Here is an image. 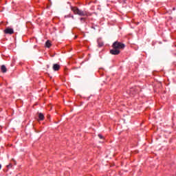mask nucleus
<instances>
[{"label":"nucleus","instance_id":"nucleus-7","mask_svg":"<svg viewBox=\"0 0 176 176\" xmlns=\"http://www.w3.org/2000/svg\"><path fill=\"white\" fill-rule=\"evenodd\" d=\"M45 46L46 47H50L52 46V42H50V41H47V42L45 43Z\"/></svg>","mask_w":176,"mask_h":176},{"label":"nucleus","instance_id":"nucleus-3","mask_svg":"<svg viewBox=\"0 0 176 176\" xmlns=\"http://www.w3.org/2000/svg\"><path fill=\"white\" fill-rule=\"evenodd\" d=\"M3 32L7 35H13V34H14V30H13V28L8 27L3 30Z\"/></svg>","mask_w":176,"mask_h":176},{"label":"nucleus","instance_id":"nucleus-2","mask_svg":"<svg viewBox=\"0 0 176 176\" xmlns=\"http://www.w3.org/2000/svg\"><path fill=\"white\" fill-rule=\"evenodd\" d=\"M71 9L75 14H78V16H90V14H89V12H83L79 10L78 7H71Z\"/></svg>","mask_w":176,"mask_h":176},{"label":"nucleus","instance_id":"nucleus-4","mask_svg":"<svg viewBox=\"0 0 176 176\" xmlns=\"http://www.w3.org/2000/svg\"><path fill=\"white\" fill-rule=\"evenodd\" d=\"M60 68V65H58V64H54V65H53L54 71H59Z\"/></svg>","mask_w":176,"mask_h":176},{"label":"nucleus","instance_id":"nucleus-5","mask_svg":"<svg viewBox=\"0 0 176 176\" xmlns=\"http://www.w3.org/2000/svg\"><path fill=\"white\" fill-rule=\"evenodd\" d=\"M38 120H45V116L42 113H38Z\"/></svg>","mask_w":176,"mask_h":176},{"label":"nucleus","instance_id":"nucleus-1","mask_svg":"<svg viewBox=\"0 0 176 176\" xmlns=\"http://www.w3.org/2000/svg\"><path fill=\"white\" fill-rule=\"evenodd\" d=\"M113 49L110 50V54L113 56H118L120 54V50H123L126 45L119 41H115L112 45Z\"/></svg>","mask_w":176,"mask_h":176},{"label":"nucleus","instance_id":"nucleus-6","mask_svg":"<svg viewBox=\"0 0 176 176\" xmlns=\"http://www.w3.org/2000/svg\"><path fill=\"white\" fill-rule=\"evenodd\" d=\"M1 72H3V74H5V72L8 71V69H6V66H5L4 65H1Z\"/></svg>","mask_w":176,"mask_h":176},{"label":"nucleus","instance_id":"nucleus-11","mask_svg":"<svg viewBox=\"0 0 176 176\" xmlns=\"http://www.w3.org/2000/svg\"><path fill=\"white\" fill-rule=\"evenodd\" d=\"M72 18L74 19V15H72Z\"/></svg>","mask_w":176,"mask_h":176},{"label":"nucleus","instance_id":"nucleus-10","mask_svg":"<svg viewBox=\"0 0 176 176\" xmlns=\"http://www.w3.org/2000/svg\"><path fill=\"white\" fill-rule=\"evenodd\" d=\"M1 168H2V166L0 164V170H1Z\"/></svg>","mask_w":176,"mask_h":176},{"label":"nucleus","instance_id":"nucleus-8","mask_svg":"<svg viewBox=\"0 0 176 176\" xmlns=\"http://www.w3.org/2000/svg\"><path fill=\"white\" fill-rule=\"evenodd\" d=\"M98 137L100 138V140H104V136H102V135L98 134Z\"/></svg>","mask_w":176,"mask_h":176},{"label":"nucleus","instance_id":"nucleus-9","mask_svg":"<svg viewBox=\"0 0 176 176\" xmlns=\"http://www.w3.org/2000/svg\"><path fill=\"white\" fill-rule=\"evenodd\" d=\"M81 21H86V18H80Z\"/></svg>","mask_w":176,"mask_h":176}]
</instances>
